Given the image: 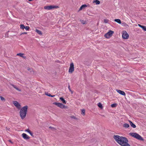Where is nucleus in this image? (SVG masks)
I'll return each mask as SVG.
<instances>
[{
	"label": "nucleus",
	"instance_id": "f257e3e1",
	"mask_svg": "<svg viewBox=\"0 0 146 146\" xmlns=\"http://www.w3.org/2000/svg\"><path fill=\"white\" fill-rule=\"evenodd\" d=\"M113 138L115 141L121 146H130L128 143V141L125 137L118 135L113 136Z\"/></svg>",
	"mask_w": 146,
	"mask_h": 146
},
{
	"label": "nucleus",
	"instance_id": "f03ea898",
	"mask_svg": "<svg viewBox=\"0 0 146 146\" xmlns=\"http://www.w3.org/2000/svg\"><path fill=\"white\" fill-rule=\"evenodd\" d=\"M28 108V106H26L21 109L20 111V115L21 119H23L26 117Z\"/></svg>",
	"mask_w": 146,
	"mask_h": 146
},
{
	"label": "nucleus",
	"instance_id": "7ed1b4c3",
	"mask_svg": "<svg viewBox=\"0 0 146 146\" xmlns=\"http://www.w3.org/2000/svg\"><path fill=\"white\" fill-rule=\"evenodd\" d=\"M129 135L137 139L143 141V138L139 134L135 133H129Z\"/></svg>",
	"mask_w": 146,
	"mask_h": 146
},
{
	"label": "nucleus",
	"instance_id": "20e7f679",
	"mask_svg": "<svg viewBox=\"0 0 146 146\" xmlns=\"http://www.w3.org/2000/svg\"><path fill=\"white\" fill-rule=\"evenodd\" d=\"M114 33L113 31L110 30L108 32L104 35V36L107 38H109L112 36Z\"/></svg>",
	"mask_w": 146,
	"mask_h": 146
},
{
	"label": "nucleus",
	"instance_id": "39448f33",
	"mask_svg": "<svg viewBox=\"0 0 146 146\" xmlns=\"http://www.w3.org/2000/svg\"><path fill=\"white\" fill-rule=\"evenodd\" d=\"M58 8V6H55L54 5H50V6H45L44 7V9L46 10H50L52 9H54V8Z\"/></svg>",
	"mask_w": 146,
	"mask_h": 146
},
{
	"label": "nucleus",
	"instance_id": "423d86ee",
	"mask_svg": "<svg viewBox=\"0 0 146 146\" xmlns=\"http://www.w3.org/2000/svg\"><path fill=\"white\" fill-rule=\"evenodd\" d=\"M74 66L73 63H71L70 64L68 72L70 74H72L74 71Z\"/></svg>",
	"mask_w": 146,
	"mask_h": 146
},
{
	"label": "nucleus",
	"instance_id": "0eeeda50",
	"mask_svg": "<svg viewBox=\"0 0 146 146\" xmlns=\"http://www.w3.org/2000/svg\"><path fill=\"white\" fill-rule=\"evenodd\" d=\"M53 104L61 108H66V107L61 103L59 102H54Z\"/></svg>",
	"mask_w": 146,
	"mask_h": 146
},
{
	"label": "nucleus",
	"instance_id": "6e6552de",
	"mask_svg": "<svg viewBox=\"0 0 146 146\" xmlns=\"http://www.w3.org/2000/svg\"><path fill=\"white\" fill-rule=\"evenodd\" d=\"M13 103L17 109H21V105L18 102L16 101H13Z\"/></svg>",
	"mask_w": 146,
	"mask_h": 146
},
{
	"label": "nucleus",
	"instance_id": "1a4fd4ad",
	"mask_svg": "<svg viewBox=\"0 0 146 146\" xmlns=\"http://www.w3.org/2000/svg\"><path fill=\"white\" fill-rule=\"evenodd\" d=\"M122 38L124 39H127L129 38V35L126 31H123V32Z\"/></svg>",
	"mask_w": 146,
	"mask_h": 146
},
{
	"label": "nucleus",
	"instance_id": "9d476101",
	"mask_svg": "<svg viewBox=\"0 0 146 146\" xmlns=\"http://www.w3.org/2000/svg\"><path fill=\"white\" fill-rule=\"evenodd\" d=\"M22 136L25 139H28L30 138V137L27 135L25 133L22 134Z\"/></svg>",
	"mask_w": 146,
	"mask_h": 146
},
{
	"label": "nucleus",
	"instance_id": "9b49d317",
	"mask_svg": "<svg viewBox=\"0 0 146 146\" xmlns=\"http://www.w3.org/2000/svg\"><path fill=\"white\" fill-rule=\"evenodd\" d=\"M116 91L118 93L122 95L125 96V93L124 91L118 89H116Z\"/></svg>",
	"mask_w": 146,
	"mask_h": 146
},
{
	"label": "nucleus",
	"instance_id": "f8f14e48",
	"mask_svg": "<svg viewBox=\"0 0 146 146\" xmlns=\"http://www.w3.org/2000/svg\"><path fill=\"white\" fill-rule=\"evenodd\" d=\"M11 86H12L14 88H15V89H16L17 91L21 92V89L19 88L16 86H15V85L13 84H11Z\"/></svg>",
	"mask_w": 146,
	"mask_h": 146
},
{
	"label": "nucleus",
	"instance_id": "ddd939ff",
	"mask_svg": "<svg viewBox=\"0 0 146 146\" xmlns=\"http://www.w3.org/2000/svg\"><path fill=\"white\" fill-rule=\"evenodd\" d=\"M25 131L28 132L31 136H33V133L29 129H25Z\"/></svg>",
	"mask_w": 146,
	"mask_h": 146
},
{
	"label": "nucleus",
	"instance_id": "4468645a",
	"mask_svg": "<svg viewBox=\"0 0 146 146\" xmlns=\"http://www.w3.org/2000/svg\"><path fill=\"white\" fill-rule=\"evenodd\" d=\"M129 121L130 123L131 126L133 128H135L136 127V126L130 120H129Z\"/></svg>",
	"mask_w": 146,
	"mask_h": 146
},
{
	"label": "nucleus",
	"instance_id": "2eb2a0df",
	"mask_svg": "<svg viewBox=\"0 0 146 146\" xmlns=\"http://www.w3.org/2000/svg\"><path fill=\"white\" fill-rule=\"evenodd\" d=\"M17 56H19L21 57H22L24 58H26V57L24 56V54L22 53H18L17 55Z\"/></svg>",
	"mask_w": 146,
	"mask_h": 146
},
{
	"label": "nucleus",
	"instance_id": "dca6fc26",
	"mask_svg": "<svg viewBox=\"0 0 146 146\" xmlns=\"http://www.w3.org/2000/svg\"><path fill=\"white\" fill-rule=\"evenodd\" d=\"M87 5H86L84 4L81 6L79 9V11L81 10L82 9L85 8L87 7Z\"/></svg>",
	"mask_w": 146,
	"mask_h": 146
},
{
	"label": "nucleus",
	"instance_id": "f3484780",
	"mask_svg": "<svg viewBox=\"0 0 146 146\" xmlns=\"http://www.w3.org/2000/svg\"><path fill=\"white\" fill-rule=\"evenodd\" d=\"M138 25L140 27L142 28L144 31H146V27L145 26H143L141 25L140 24H138Z\"/></svg>",
	"mask_w": 146,
	"mask_h": 146
},
{
	"label": "nucleus",
	"instance_id": "a211bd4d",
	"mask_svg": "<svg viewBox=\"0 0 146 146\" xmlns=\"http://www.w3.org/2000/svg\"><path fill=\"white\" fill-rule=\"evenodd\" d=\"M93 3H95L96 5H99L100 3V2L98 0H93Z\"/></svg>",
	"mask_w": 146,
	"mask_h": 146
},
{
	"label": "nucleus",
	"instance_id": "6ab92c4d",
	"mask_svg": "<svg viewBox=\"0 0 146 146\" xmlns=\"http://www.w3.org/2000/svg\"><path fill=\"white\" fill-rule=\"evenodd\" d=\"M114 21L118 23L119 24H121V21L120 19H116L114 20Z\"/></svg>",
	"mask_w": 146,
	"mask_h": 146
},
{
	"label": "nucleus",
	"instance_id": "aec40b11",
	"mask_svg": "<svg viewBox=\"0 0 146 146\" xmlns=\"http://www.w3.org/2000/svg\"><path fill=\"white\" fill-rule=\"evenodd\" d=\"M123 127L125 128H127L129 127V124L125 123L123 125Z\"/></svg>",
	"mask_w": 146,
	"mask_h": 146
},
{
	"label": "nucleus",
	"instance_id": "412c9836",
	"mask_svg": "<svg viewBox=\"0 0 146 146\" xmlns=\"http://www.w3.org/2000/svg\"><path fill=\"white\" fill-rule=\"evenodd\" d=\"M60 99L62 101V102L64 104H66V101L64 100V99L62 97H60Z\"/></svg>",
	"mask_w": 146,
	"mask_h": 146
},
{
	"label": "nucleus",
	"instance_id": "4be33fe9",
	"mask_svg": "<svg viewBox=\"0 0 146 146\" xmlns=\"http://www.w3.org/2000/svg\"><path fill=\"white\" fill-rule=\"evenodd\" d=\"M35 31L39 35H42V33L40 31L36 29L35 30Z\"/></svg>",
	"mask_w": 146,
	"mask_h": 146
},
{
	"label": "nucleus",
	"instance_id": "5701e85b",
	"mask_svg": "<svg viewBox=\"0 0 146 146\" xmlns=\"http://www.w3.org/2000/svg\"><path fill=\"white\" fill-rule=\"evenodd\" d=\"M98 106L101 109L103 108V106L101 103H98Z\"/></svg>",
	"mask_w": 146,
	"mask_h": 146
},
{
	"label": "nucleus",
	"instance_id": "b1692460",
	"mask_svg": "<svg viewBox=\"0 0 146 146\" xmlns=\"http://www.w3.org/2000/svg\"><path fill=\"white\" fill-rule=\"evenodd\" d=\"M104 22L106 23H107L109 22V20L107 19H104Z\"/></svg>",
	"mask_w": 146,
	"mask_h": 146
},
{
	"label": "nucleus",
	"instance_id": "393cba45",
	"mask_svg": "<svg viewBox=\"0 0 146 146\" xmlns=\"http://www.w3.org/2000/svg\"><path fill=\"white\" fill-rule=\"evenodd\" d=\"M45 94L46 95L48 96L49 97H53L55 96L54 95H51L50 94L48 93H46Z\"/></svg>",
	"mask_w": 146,
	"mask_h": 146
},
{
	"label": "nucleus",
	"instance_id": "a878e982",
	"mask_svg": "<svg viewBox=\"0 0 146 146\" xmlns=\"http://www.w3.org/2000/svg\"><path fill=\"white\" fill-rule=\"evenodd\" d=\"M49 128L52 131H54L56 130V129L54 127H52L51 126H50L49 127Z\"/></svg>",
	"mask_w": 146,
	"mask_h": 146
},
{
	"label": "nucleus",
	"instance_id": "bb28decb",
	"mask_svg": "<svg viewBox=\"0 0 146 146\" xmlns=\"http://www.w3.org/2000/svg\"><path fill=\"white\" fill-rule=\"evenodd\" d=\"M0 98L2 101L4 102L5 100V99L2 96H0Z\"/></svg>",
	"mask_w": 146,
	"mask_h": 146
},
{
	"label": "nucleus",
	"instance_id": "cd10ccee",
	"mask_svg": "<svg viewBox=\"0 0 146 146\" xmlns=\"http://www.w3.org/2000/svg\"><path fill=\"white\" fill-rule=\"evenodd\" d=\"M117 104H114L111 105V107L112 108L115 107L116 106Z\"/></svg>",
	"mask_w": 146,
	"mask_h": 146
},
{
	"label": "nucleus",
	"instance_id": "c85d7f7f",
	"mask_svg": "<svg viewBox=\"0 0 146 146\" xmlns=\"http://www.w3.org/2000/svg\"><path fill=\"white\" fill-rule=\"evenodd\" d=\"M80 21L82 24H85L86 23V21L83 20H80Z\"/></svg>",
	"mask_w": 146,
	"mask_h": 146
},
{
	"label": "nucleus",
	"instance_id": "c756f323",
	"mask_svg": "<svg viewBox=\"0 0 146 146\" xmlns=\"http://www.w3.org/2000/svg\"><path fill=\"white\" fill-rule=\"evenodd\" d=\"M25 28V26L23 25H20V28L21 29H24Z\"/></svg>",
	"mask_w": 146,
	"mask_h": 146
},
{
	"label": "nucleus",
	"instance_id": "7c9ffc66",
	"mask_svg": "<svg viewBox=\"0 0 146 146\" xmlns=\"http://www.w3.org/2000/svg\"><path fill=\"white\" fill-rule=\"evenodd\" d=\"M25 29L27 30H28L29 29V27L28 26L25 27Z\"/></svg>",
	"mask_w": 146,
	"mask_h": 146
},
{
	"label": "nucleus",
	"instance_id": "2f4dec72",
	"mask_svg": "<svg viewBox=\"0 0 146 146\" xmlns=\"http://www.w3.org/2000/svg\"><path fill=\"white\" fill-rule=\"evenodd\" d=\"M85 111L84 110H82V113L84 115H85Z\"/></svg>",
	"mask_w": 146,
	"mask_h": 146
},
{
	"label": "nucleus",
	"instance_id": "473e14b6",
	"mask_svg": "<svg viewBox=\"0 0 146 146\" xmlns=\"http://www.w3.org/2000/svg\"><path fill=\"white\" fill-rule=\"evenodd\" d=\"M27 33V32L23 33H21V35H23V34H26Z\"/></svg>",
	"mask_w": 146,
	"mask_h": 146
},
{
	"label": "nucleus",
	"instance_id": "72a5a7b5",
	"mask_svg": "<svg viewBox=\"0 0 146 146\" xmlns=\"http://www.w3.org/2000/svg\"><path fill=\"white\" fill-rule=\"evenodd\" d=\"M124 24L125 26L128 27V25L126 23H124Z\"/></svg>",
	"mask_w": 146,
	"mask_h": 146
},
{
	"label": "nucleus",
	"instance_id": "f704fd0d",
	"mask_svg": "<svg viewBox=\"0 0 146 146\" xmlns=\"http://www.w3.org/2000/svg\"><path fill=\"white\" fill-rule=\"evenodd\" d=\"M70 92H71V93L72 94L73 93V91H72L71 90H70Z\"/></svg>",
	"mask_w": 146,
	"mask_h": 146
},
{
	"label": "nucleus",
	"instance_id": "c9c22d12",
	"mask_svg": "<svg viewBox=\"0 0 146 146\" xmlns=\"http://www.w3.org/2000/svg\"><path fill=\"white\" fill-rule=\"evenodd\" d=\"M68 88L69 90V91H70V90H71V89L70 88V86H69L68 87Z\"/></svg>",
	"mask_w": 146,
	"mask_h": 146
},
{
	"label": "nucleus",
	"instance_id": "e433bc0d",
	"mask_svg": "<svg viewBox=\"0 0 146 146\" xmlns=\"http://www.w3.org/2000/svg\"><path fill=\"white\" fill-rule=\"evenodd\" d=\"M9 141L11 143H13L11 141V140H9Z\"/></svg>",
	"mask_w": 146,
	"mask_h": 146
},
{
	"label": "nucleus",
	"instance_id": "4c0bfd02",
	"mask_svg": "<svg viewBox=\"0 0 146 146\" xmlns=\"http://www.w3.org/2000/svg\"><path fill=\"white\" fill-rule=\"evenodd\" d=\"M72 118H74V119H76V117H75L74 116H72Z\"/></svg>",
	"mask_w": 146,
	"mask_h": 146
},
{
	"label": "nucleus",
	"instance_id": "58836bf2",
	"mask_svg": "<svg viewBox=\"0 0 146 146\" xmlns=\"http://www.w3.org/2000/svg\"><path fill=\"white\" fill-rule=\"evenodd\" d=\"M31 70V68H27V70Z\"/></svg>",
	"mask_w": 146,
	"mask_h": 146
},
{
	"label": "nucleus",
	"instance_id": "ea45409f",
	"mask_svg": "<svg viewBox=\"0 0 146 146\" xmlns=\"http://www.w3.org/2000/svg\"><path fill=\"white\" fill-rule=\"evenodd\" d=\"M9 128H6V130H9Z\"/></svg>",
	"mask_w": 146,
	"mask_h": 146
}]
</instances>
